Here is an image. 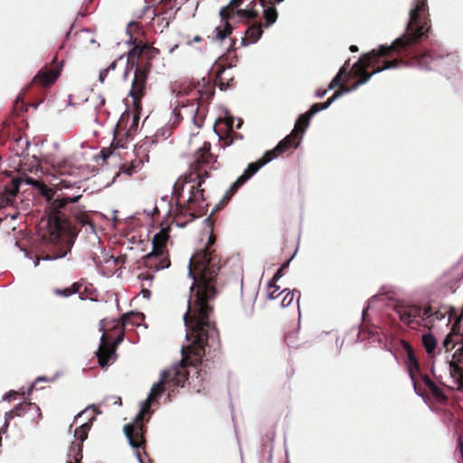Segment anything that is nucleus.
Masks as SVG:
<instances>
[{"label": "nucleus", "instance_id": "4468645a", "mask_svg": "<svg viewBox=\"0 0 463 463\" xmlns=\"http://www.w3.org/2000/svg\"><path fill=\"white\" fill-rule=\"evenodd\" d=\"M81 194H78V195H74V196H63L61 198H56L52 205V210L50 212L49 215H48V218L52 214L54 213L55 212H58L60 213L61 214H62L66 220L68 221V222L70 223L71 227L77 231L79 232V231L77 230V228L71 223V220L63 213L61 212V209L64 208L68 203H78L79 200L81 198Z\"/></svg>", "mask_w": 463, "mask_h": 463}, {"label": "nucleus", "instance_id": "aec40b11", "mask_svg": "<svg viewBox=\"0 0 463 463\" xmlns=\"http://www.w3.org/2000/svg\"><path fill=\"white\" fill-rule=\"evenodd\" d=\"M262 28L260 24H255L251 26H250L245 31V37L241 39V44L243 46H247L249 44H252L258 42V40L262 35Z\"/></svg>", "mask_w": 463, "mask_h": 463}, {"label": "nucleus", "instance_id": "393cba45", "mask_svg": "<svg viewBox=\"0 0 463 463\" xmlns=\"http://www.w3.org/2000/svg\"><path fill=\"white\" fill-rule=\"evenodd\" d=\"M421 341L426 353L430 355L433 354L437 346V340L435 336L430 333L423 334Z\"/></svg>", "mask_w": 463, "mask_h": 463}, {"label": "nucleus", "instance_id": "3c124183", "mask_svg": "<svg viewBox=\"0 0 463 463\" xmlns=\"http://www.w3.org/2000/svg\"><path fill=\"white\" fill-rule=\"evenodd\" d=\"M147 411H146L145 409L140 408L139 412L135 417L134 425H140L139 422L143 420L144 414Z\"/></svg>", "mask_w": 463, "mask_h": 463}, {"label": "nucleus", "instance_id": "a19ab883", "mask_svg": "<svg viewBox=\"0 0 463 463\" xmlns=\"http://www.w3.org/2000/svg\"><path fill=\"white\" fill-rule=\"evenodd\" d=\"M261 168V165L258 162L251 163L248 165V167L244 170L242 175H250V178L255 175Z\"/></svg>", "mask_w": 463, "mask_h": 463}, {"label": "nucleus", "instance_id": "864d4df0", "mask_svg": "<svg viewBox=\"0 0 463 463\" xmlns=\"http://www.w3.org/2000/svg\"><path fill=\"white\" fill-rule=\"evenodd\" d=\"M218 83L217 86L220 89V90H227L230 88L229 82H224L222 79H217Z\"/></svg>", "mask_w": 463, "mask_h": 463}, {"label": "nucleus", "instance_id": "5701e85b", "mask_svg": "<svg viewBox=\"0 0 463 463\" xmlns=\"http://www.w3.org/2000/svg\"><path fill=\"white\" fill-rule=\"evenodd\" d=\"M280 295H283V298H282L281 303H280V306L282 307H289L292 304V302H293L295 298H297V303L298 304L299 300H300V297H301V294H300L299 290L293 289V290L290 291L288 288L283 289L281 291Z\"/></svg>", "mask_w": 463, "mask_h": 463}, {"label": "nucleus", "instance_id": "0e129e2a", "mask_svg": "<svg viewBox=\"0 0 463 463\" xmlns=\"http://www.w3.org/2000/svg\"><path fill=\"white\" fill-rule=\"evenodd\" d=\"M141 295L144 298H146V299H149L150 298V296H151V292L149 289L147 288H143L141 290Z\"/></svg>", "mask_w": 463, "mask_h": 463}, {"label": "nucleus", "instance_id": "58836bf2", "mask_svg": "<svg viewBox=\"0 0 463 463\" xmlns=\"http://www.w3.org/2000/svg\"><path fill=\"white\" fill-rule=\"evenodd\" d=\"M54 294L59 297L68 298L71 297L73 294L77 293V289H72L71 288H55L53 290Z\"/></svg>", "mask_w": 463, "mask_h": 463}, {"label": "nucleus", "instance_id": "9b49d317", "mask_svg": "<svg viewBox=\"0 0 463 463\" xmlns=\"http://www.w3.org/2000/svg\"><path fill=\"white\" fill-rule=\"evenodd\" d=\"M90 410H92V413L91 415H88L87 416V421L81 423L78 428L75 429L74 430V437L76 439H78L80 442H83L87 437H88V432L89 430H90V427H91V424H92V421L94 420L95 419V414L96 413H99V411L96 410V407L95 405H89L87 406L82 411L79 412L75 417H74V421L76 422L78 420V419L81 418L83 415L87 414L89 412Z\"/></svg>", "mask_w": 463, "mask_h": 463}, {"label": "nucleus", "instance_id": "de8ad7c7", "mask_svg": "<svg viewBox=\"0 0 463 463\" xmlns=\"http://www.w3.org/2000/svg\"><path fill=\"white\" fill-rule=\"evenodd\" d=\"M457 450L459 457L463 459V434H458V446Z\"/></svg>", "mask_w": 463, "mask_h": 463}, {"label": "nucleus", "instance_id": "c03bdc74", "mask_svg": "<svg viewBox=\"0 0 463 463\" xmlns=\"http://www.w3.org/2000/svg\"><path fill=\"white\" fill-rule=\"evenodd\" d=\"M47 381H48V379L46 377H44V376L37 377L35 379V381L30 385L28 390L26 392H22L23 397L24 398L28 397L32 393L33 390L34 389L35 383L37 382H47Z\"/></svg>", "mask_w": 463, "mask_h": 463}, {"label": "nucleus", "instance_id": "37998d69", "mask_svg": "<svg viewBox=\"0 0 463 463\" xmlns=\"http://www.w3.org/2000/svg\"><path fill=\"white\" fill-rule=\"evenodd\" d=\"M276 283L277 282H275V280H269V283H268V287L269 288H273L272 291H269L268 293V298L269 299H275V298H277L280 295V293L276 295L277 291L279 289V287L277 286Z\"/></svg>", "mask_w": 463, "mask_h": 463}, {"label": "nucleus", "instance_id": "7c9ffc66", "mask_svg": "<svg viewBox=\"0 0 463 463\" xmlns=\"http://www.w3.org/2000/svg\"><path fill=\"white\" fill-rule=\"evenodd\" d=\"M434 311L431 307H425L422 311L420 310L419 317L425 322L426 326H432V317Z\"/></svg>", "mask_w": 463, "mask_h": 463}, {"label": "nucleus", "instance_id": "e2e57ef3", "mask_svg": "<svg viewBox=\"0 0 463 463\" xmlns=\"http://www.w3.org/2000/svg\"><path fill=\"white\" fill-rule=\"evenodd\" d=\"M16 393H17V392H16V391L11 390V391H9V392H7L6 393H5V394H4V396H3L2 400H3V401H10V400H11V398H12L14 394H16Z\"/></svg>", "mask_w": 463, "mask_h": 463}, {"label": "nucleus", "instance_id": "680f3d73", "mask_svg": "<svg viewBox=\"0 0 463 463\" xmlns=\"http://www.w3.org/2000/svg\"><path fill=\"white\" fill-rule=\"evenodd\" d=\"M108 74H109L108 70H106V69L100 70L99 74V80L101 83L104 82V80H105L106 77L108 76Z\"/></svg>", "mask_w": 463, "mask_h": 463}, {"label": "nucleus", "instance_id": "6e6552de", "mask_svg": "<svg viewBox=\"0 0 463 463\" xmlns=\"http://www.w3.org/2000/svg\"><path fill=\"white\" fill-rule=\"evenodd\" d=\"M123 337L119 335L114 342V344L110 345L107 342L105 338V334L103 333L100 336V345L99 349L96 352V356L99 360V364L101 367H106L112 364L117 359L116 354V345L121 342Z\"/></svg>", "mask_w": 463, "mask_h": 463}, {"label": "nucleus", "instance_id": "b1692460", "mask_svg": "<svg viewBox=\"0 0 463 463\" xmlns=\"http://www.w3.org/2000/svg\"><path fill=\"white\" fill-rule=\"evenodd\" d=\"M297 136V130L294 129L292 132L287 136L284 139L278 143V145L274 147L277 154L284 153L288 148L293 146V140Z\"/></svg>", "mask_w": 463, "mask_h": 463}, {"label": "nucleus", "instance_id": "13d9d810", "mask_svg": "<svg viewBox=\"0 0 463 463\" xmlns=\"http://www.w3.org/2000/svg\"><path fill=\"white\" fill-rule=\"evenodd\" d=\"M157 24H158V26L161 28V32H162L165 28L168 27V24H168V21H167V20H165V18H158V19H157Z\"/></svg>", "mask_w": 463, "mask_h": 463}, {"label": "nucleus", "instance_id": "7ed1b4c3", "mask_svg": "<svg viewBox=\"0 0 463 463\" xmlns=\"http://www.w3.org/2000/svg\"><path fill=\"white\" fill-rule=\"evenodd\" d=\"M430 23L427 0H413L405 33L396 38L392 44L380 45L378 49H373L363 54L360 61L364 67H368L379 57L388 56L392 52H395L398 54L402 53L407 48L420 42L430 31Z\"/></svg>", "mask_w": 463, "mask_h": 463}, {"label": "nucleus", "instance_id": "052dcab7", "mask_svg": "<svg viewBox=\"0 0 463 463\" xmlns=\"http://www.w3.org/2000/svg\"><path fill=\"white\" fill-rule=\"evenodd\" d=\"M445 315L443 313H441L440 311H434V315H433V317H432V323L436 320H441V319H445Z\"/></svg>", "mask_w": 463, "mask_h": 463}, {"label": "nucleus", "instance_id": "dca6fc26", "mask_svg": "<svg viewBox=\"0 0 463 463\" xmlns=\"http://www.w3.org/2000/svg\"><path fill=\"white\" fill-rule=\"evenodd\" d=\"M403 346L407 353V358H406L405 363H406V367L408 370L409 376L412 381L415 393L419 396H421L422 394L420 392H418V390H417L416 383L414 381V376H413V371L418 370V368H419V364H418L416 356L413 353L412 348L410 346V345L408 343L404 342Z\"/></svg>", "mask_w": 463, "mask_h": 463}, {"label": "nucleus", "instance_id": "c756f323", "mask_svg": "<svg viewBox=\"0 0 463 463\" xmlns=\"http://www.w3.org/2000/svg\"><path fill=\"white\" fill-rule=\"evenodd\" d=\"M180 109L182 111L183 117L186 116L194 120V117L198 110V106H196L194 103H191L188 105H182V108Z\"/></svg>", "mask_w": 463, "mask_h": 463}, {"label": "nucleus", "instance_id": "5fc2aeb1", "mask_svg": "<svg viewBox=\"0 0 463 463\" xmlns=\"http://www.w3.org/2000/svg\"><path fill=\"white\" fill-rule=\"evenodd\" d=\"M377 298V296L374 295L367 302V307L363 309L362 311V318L364 319V317H365V313L368 311V309L370 308L371 307V304Z\"/></svg>", "mask_w": 463, "mask_h": 463}, {"label": "nucleus", "instance_id": "f257e3e1", "mask_svg": "<svg viewBox=\"0 0 463 463\" xmlns=\"http://www.w3.org/2000/svg\"><path fill=\"white\" fill-rule=\"evenodd\" d=\"M218 272L219 268L212 264L207 250H202L189 259L188 276L194 280L190 290L193 292L195 285L197 290L193 305L191 299L187 300L188 308L183 316V320L191 331L190 334H185L186 340L193 338L187 349L197 358L205 356L207 349L208 352L215 351L220 346L218 331L210 320L212 307L207 304V301L213 298L216 294L213 282Z\"/></svg>", "mask_w": 463, "mask_h": 463}, {"label": "nucleus", "instance_id": "774afa93", "mask_svg": "<svg viewBox=\"0 0 463 463\" xmlns=\"http://www.w3.org/2000/svg\"><path fill=\"white\" fill-rule=\"evenodd\" d=\"M116 66H117V61H114L105 69L108 70V71L109 72L110 71H114L116 69Z\"/></svg>", "mask_w": 463, "mask_h": 463}, {"label": "nucleus", "instance_id": "f3484780", "mask_svg": "<svg viewBox=\"0 0 463 463\" xmlns=\"http://www.w3.org/2000/svg\"><path fill=\"white\" fill-rule=\"evenodd\" d=\"M17 181H12L10 186H5L4 192L1 195L0 199V206L1 207H6V206H13L15 198L19 193V189L17 188Z\"/></svg>", "mask_w": 463, "mask_h": 463}, {"label": "nucleus", "instance_id": "72a5a7b5", "mask_svg": "<svg viewBox=\"0 0 463 463\" xmlns=\"http://www.w3.org/2000/svg\"><path fill=\"white\" fill-rule=\"evenodd\" d=\"M429 391L432 394V396L439 402H443L446 400V396L443 392V391L436 384L434 383Z\"/></svg>", "mask_w": 463, "mask_h": 463}, {"label": "nucleus", "instance_id": "1a4fd4ad", "mask_svg": "<svg viewBox=\"0 0 463 463\" xmlns=\"http://www.w3.org/2000/svg\"><path fill=\"white\" fill-rule=\"evenodd\" d=\"M242 3L243 0H230L229 4L220 10L219 14L221 18L228 20L232 18L234 14H237L241 18L254 19L259 15V12L255 10L250 4L244 9H237L234 11V8L239 7Z\"/></svg>", "mask_w": 463, "mask_h": 463}, {"label": "nucleus", "instance_id": "a18cd8bd", "mask_svg": "<svg viewBox=\"0 0 463 463\" xmlns=\"http://www.w3.org/2000/svg\"><path fill=\"white\" fill-rule=\"evenodd\" d=\"M240 187L234 186V182H233L232 184L230 186V188L226 191V193L222 198V201L230 200V198L237 192V190Z\"/></svg>", "mask_w": 463, "mask_h": 463}, {"label": "nucleus", "instance_id": "cd10ccee", "mask_svg": "<svg viewBox=\"0 0 463 463\" xmlns=\"http://www.w3.org/2000/svg\"><path fill=\"white\" fill-rule=\"evenodd\" d=\"M401 64H405L402 60H394L392 61H384V64L381 68H377L372 71V74H378L383 71L395 69L399 67Z\"/></svg>", "mask_w": 463, "mask_h": 463}, {"label": "nucleus", "instance_id": "49530a36", "mask_svg": "<svg viewBox=\"0 0 463 463\" xmlns=\"http://www.w3.org/2000/svg\"><path fill=\"white\" fill-rule=\"evenodd\" d=\"M250 179V175H241L234 182V186L241 187L248 180Z\"/></svg>", "mask_w": 463, "mask_h": 463}, {"label": "nucleus", "instance_id": "79ce46f5", "mask_svg": "<svg viewBox=\"0 0 463 463\" xmlns=\"http://www.w3.org/2000/svg\"><path fill=\"white\" fill-rule=\"evenodd\" d=\"M36 188L39 190L40 194L43 195L44 197H47L50 199L52 195V191L51 188H49L43 182H39V185L36 186Z\"/></svg>", "mask_w": 463, "mask_h": 463}, {"label": "nucleus", "instance_id": "4be33fe9", "mask_svg": "<svg viewBox=\"0 0 463 463\" xmlns=\"http://www.w3.org/2000/svg\"><path fill=\"white\" fill-rule=\"evenodd\" d=\"M59 75H60V71L58 69L50 70V71H46L44 72H38L35 75V77L33 78V80L39 81L41 84H43L44 86H48V85L53 83Z\"/></svg>", "mask_w": 463, "mask_h": 463}, {"label": "nucleus", "instance_id": "f03ea898", "mask_svg": "<svg viewBox=\"0 0 463 463\" xmlns=\"http://www.w3.org/2000/svg\"><path fill=\"white\" fill-rule=\"evenodd\" d=\"M210 149L211 145L203 142L194 154L189 172L173 184L172 197L175 200L176 211L179 214L189 212V222L197 218L196 211L200 213L207 206L203 204L205 199L201 186L209 176L203 165L212 161Z\"/></svg>", "mask_w": 463, "mask_h": 463}, {"label": "nucleus", "instance_id": "9d476101", "mask_svg": "<svg viewBox=\"0 0 463 463\" xmlns=\"http://www.w3.org/2000/svg\"><path fill=\"white\" fill-rule=\"evenodd\" d=\"M134 79L131 84V90H129V96L133 99L136 103L141 99L144 95V90L148 75V71L145 68H140L137 65Z\"/></svg>", "mask_w": 463, "mask_h": 463}, {"label": "nucleus", "instance_id": "8fccbe9b", "mask_svg": "<svg viewBox=\"0 0 463 463\" xmlns=\"http://www.w3.org/2000/svg\"><path fill=\"white\" fill-rule=\"evenodd\" d=\"M154 399L155 398H153L152 396H150L148 394L146 399L142 402L141 409H145V411L148 412L149 411V408H150L151 403H152Z\"/></svg>", "mask_w": 463, "mask_h": 463}, {"label": "nucleus", "instance_id": "c9c22d12", "mask_svg": "<svg viewBox=\"0 0 463 463\" xmlns=\"http://www.w3.org/2000/svg\"><path fill=\"white\" fill-rule=\"evenodd\" d=\"M349 93V90H345V88H342L341 90L335 91L325 103L326 108L328 109L333 102H335L337 99L342 97L344 94Z\"/></svg>", "mask_w": 463, "mask_h": 463}, {"label": "nucleus", "instance_id": "69168bd1", "mask_svg": "<svg viewBox=\"0 0 463 463\" xmlns=\"http://www.w3.org/2000/svg\"><path fill=\"white\" fill-rule=\"evenodd\" d=\"M169 265H170L169 260H165V261L162 263V265H161V266H159V267H157V266H156V269L157 270H159V269H164L168 268V267H169Z\"/></svg>", "mask_w": 463, "mask_h": 463}, {"label": "nucleus", "instance_id": "338daca9", "mask_svg": "<svg viewBox=\"0 0 463 463\" xmlns=\"http://www.w3.org/2000/svg\"><path fill=\"white\" fill-rule=\"evenodd\" d=\"M327 90H317V91L316 92V97H317V98H319V99H321V98L325 97V96H326V92H327Z\"/></svg>", "mask_w": 463, "mask_h": 463}, {"label": "nucleus", "instance_id": "f8f14e48", "mask_svg": "<svg viewBox=\"0 0 463 463\" xmlns=\"http://www.w3.org/2000/svg\"><path fill=\"white\" fill-rule=\"evenodd\" d=\"M31 406H34V408L36 409V411L38 412L39 417H41L40 408L37 405L33 404L31 402H29V403L20 402L14 409L5 412V422L3 425V430L7 431L9 421L12 420L13 419H14L15 417L23 416Z\"/></svg>", "mask_w": 463, "mask_h": 463}, {"label": "nucleus", "instance_id": "2f4dec72", "mask_svg": "<svg viewBox=\"0 0 463 463\" xmlns=\"http://www.w3.org/2000/svg\"><path fill=\"white\" fill-rule=\"evenodd\" d=\"M165 383L159 378L158 382L154 383L150 389L149 395L153 398L159 397L165 391L164 386Z\"/></svg>", "mask_w": 463, "mask_h": 463}, {"label": "nucleus", "instance_id": "4d7b16f0", "mask_svg": "<svg viewBox=\"0 0 463 463\" xmlns=\"http://www.w3.org/2000/svg\"><path fill=\"white\" fill-rule=\"evenodd\" d=\"M138 316L137 313H135V312H130V313H127V314H124L122 316V320H123V324L126 325L132 317H137Z\"/></svg>", "mask_w": 463, "mask_h": 463}, {"label": "nucleus", "instance_id": "e433bc0d", "mask_svg": "<svg viewBox=\"0 0 463 463\" xmlns=\"http://www.w3.org/2000/svg\"><path fill=\"white\" fill-rule=\"evenodd\" d=\"M294 256H295V254H293L288 260H286L280 266V268L274 274L272 280H275V282H278L284 276L283 270L289 266V263L292 260V259L294 258Z\"/></svg>", "mask_w": 463, "mask_h": 463}, {"label": "nucleus", "instance_id": "603ef678", "mask_svg": "<svg viewBox=\"0 0 463 463\" xmlns=\"http://www.w3.org/2000/svg\"><path fill=\"white\" fill-rule=\"evenodd\" d=\"M145 52L147 54L148 58H153L158 53V50L148 45Z\"/></svg>", "mask_w": 463, "mask_h": 463}, {"label": "nucleus", "instance_id": "bb28decb", "mask_svg": "<svg viewBox=\"0 0 463 463\" xmlns=\"http://www.w3.org/2000/svg\"><path fill=\"white\" fill-rule=\"evenodd\" d=\"M345 66L346 63L342 68H340L338 73L333 78V80L329 83L327 90H331L341 85L342 77L345 75L347 71V68Z\"/></svg>", "mask_w": 463, "mask_h": 463}, {"label": "nucleus", "instance_id": "39448f33", "mask_svg": "<svg viewBox=\"0 0 463 463\" xmlns=\"http://www.w3.org/2000/svg\"><path fill=\"white\" fill-rule=\"evenodd\" d=\"M463 317L461 311L458 320L453 325L450 332L446 335L442 342V346L448 353L447 358L451 356L449 362V370L451 384L448 386L450 389L461 390L463 388V367L461 364L463 357V335L459 333V322Z\"/></svg>", "mask_w": 463, "mask_h": 463}, {"label": "nucleus", "instance_id": "0eeeda50", "mask_svg": "<svg viewBox=\"0 0 463 463\" xmlns=\"http://www.w3.org/2000/svg\"><path fill=\"white\" fill-rule=\"evenodd\" d=\"M187 378L188 373L183 361L175 364L173 366L164 370L160 373V379L163 380L165 384H169L174 387H184Z\"/></svg>", "mask_w": 463, "mask_h": 463}, {"label": "nucleus", "instance_id": "a878e982", "mask_svg": "<svg viewBox=\"0 0 463 463\" xmlns=\"http://www.w3.org/2000/svg\"><path fill=\"white\" fill-rule=\"evenodd\" d=\"M232 28L229 24L227 21H225L224 25L217 26L214 30L215 36L213 39L222 41L224 40L228 35L232 33Z\"/></svg>", "mask_w": 463, "mask_h": 463}, {"label": "nucleus", "instance_id": "4c0bfd02", "mask_svg": "<svg viewBox=\"0 0 463 463\" xmlns=\"http://www.w3.org/2000/svg\"><path fill=\"white\" fill-rule=\"evenodd\" d=\"M445 276L451 280L458 281L463 277V270L459 269V267L457 266L453 268L452 270L449 271Z\"/></svg>", "mask_w": 463, "mask_h": 463}, {"label": "nucleus", "instance_id": "6e6d98bb", "mask_svg": "<svg viewBox=\"0 0 463 463\" xmlns=\"http://www.w3.org/2000/svg\"><path fill=\"white\" fill-rule=\"evenodd\" d=\"M120 169L124 174H126L128 175H132L136 172L134 166L122 165V167Z\"/></svg>", "mask_w": 463, "mask_h": 463}, {"label": "nucleus", "instance_id": "20e7f679", "mask_svg": "<svg viewBox=\"0 0 463 463\" xmlns=\"http://www.w3.org/2000/svg\"><path fill=\"white\" fill-rule=\"evenodd\" d=\"M47 228L50 241L56 245L58 249L52 254L41 258L36 257L33 261L34 267H37L41 260L51 261L66 257L71 252L78 237V232L73 230L66 218L58 212H55L47 219Z\"/></svg>", "mask_w": 463, "mask_h": 463}, {"label": "nucleus", "instance_id": "f704fd0d", "mask_svg": "<svg viewBox=\"0 0 463 463\" xmlns=\"http://www.w3.org/2000/svg\"><path fill=\"white\" fill-rule=\"evenodd\" d=\"M278 156V154L277 152L275 151V149H271V150H269L267 151L264 156H263V158L260 159V161H258V163L260 165H261V167L264 166L265 165H267L268 163L271 162L272 160H274L276 157Z\"/></svg>", "mask_w": 463, "mask_h": 463}, {"label": "nucleus", "instance_id": "473e14b6", "mask_svg": "<svg viewBox=\"0 0 463 463\" xmlns=\"http://www.w3.org/2000/svg\"><path fill=\"white\" fill-rule=\"evenodd\" d=\"M373 75L374 74H372V72L371 73H364L363 75V77L359 80H357L354 84H353L351 87H345V90H349V93L352 92V91H354L360 86L367 83Z\"/></svg>", "mask_w": 463, "mask_h": 463}, {"label": "nucleus", "instance_id": "09e8293b", "mask_svg": "<svg viewBox=\"0 0 463 463\" xmlns=\"http://www.w3.org/2000/svg\"><path fill=\"white\" fill-rule=\"evenodd\" d=\"M216 67V71H215V76H216V79H222V75L224 73L225 71V67L221 65V64H214L212 68V70H213V68Z\"/></svg>", "mask_w": 463, "mask_h": 463}, {"label": "nucleus", "instance_id": "423d86ee", "mask_svg": "<svg viewBox=\"0 0 463 463\" xmlns=\"http://www.w3.org/2000/svg\"><path fill=\"white\" fill-rule=\"evenodd\" d=\"M416 63L423 70L438 69L447 79H454L459 74L460 58L453 52L432 55L430 52L415 53Z\"/></svg>", "mask_w": 463, "mask_h": 463}, {"label": "nucleus", "instance_id": "6ab92c4d", "mask_svg": "<svg viewBox=\"0 0 463 463\" xmlns=\"http://www.w3.org/2000/svg\"><path fill=\"white\" fill-rule=\"evenodd\" d=\"M250 5H252L253 7L259 5L263 9V15L266 21V27L270 26L277 21L278 12L273 5L265 6L264 0H252L250 2Z\"/></svg>", "mask_w": 463, "mask_h": 463}, {"label": "nucleus", "instance_id": "2eb2a0df", "mask_svg": "<svg viewBox=\"0 0 463 463\" xmlns=\"http://www.w3.org/2000/svg\"><path fill=\"white\" fill-rule=\"evenodd\" d=\"M127 33L129 34V40L127 42V43L132 45V48L128 51V61L134 66L137 64V60L143 53H145L146 48H148V45L143 43L142 42L137 43L136 39H133L132 34L128 31V28L127 29Z\"/></svg>", "mask_w": 463, "mask_h": 463}, {"label": "nucleus", "instance_id": "bf43d9fd", "mask_svg": "<svg viewBox=\"0 0 463 463\" xmlns=\"http://www.w3.org/2000/svg\"><path fill=\"white\" fill-rule=\"evenodd\" d=\"M422 380L428 389H430L435 383L428 375H424Z\"/></svg>", "mask_w": 463, "mask_h": 463}, {"label": "nucleus", "instance_id": "a211bd4d", "mask_svg": "<svg viewBox=\"0 0 463 463\" xmlns=\"http://www.w3.org/2000/svg\"><path fill=\"white\" fill-rule=\"evenodd\" d=\"M325 109H327L325 103L313 104L306 114H302L298 117L295 128L298 127V123H303V128L300 129L302 135L306 131V128L308 127L311 118L315 116L317 113Z\"/></svg>", "mask_w": 463, "mask_h": 463}, {"label": "nucleus", "instance_id": "c85d7f7f", "mask_svg": "<svg viewBox=\"0 0 463 463\" xmlns=\"http://www.w3.org/2000/svg\"><path fill=\"white\" fill-rule=\"evenodd\" d=\"M18 180V183H17V188L19 189L20 188V185L22 184H29V185H32L33 187L36 188L37 185H39V180H35L26 175H23L21 176H18V177H14L12 179V181H17Z\"/></svg>", "mask_w": 463, "mask_h": 463}, {"label": "nucleus", "instance_id": "ea45409f", "mask_svg": "<svg viewBox=\"0 0 463 463\" xmlns=\"http://www.w3.org/2000/svg\"><path fill=\"white\" fill-rule=\"evenodd\" d=\"M183 114H182V111L180 109H178L177 107H175L174 109H173V112H172V116L170 118V120L169 122L172 124V125H176L179 123L180 120L183 119Z\"/></svg>", "mask_w": 463, "mask_h": 463}, {"label": "nucleus", "instance_id": "412c9836", "mask_svg": "<svg viewBox=\"0 0 463 463\" xmlns=\"http://www.w3.org/2000/svg\"><path fill=\"white\" fill-rule=\"evenodd\" d=\"M168 236L162 232L155 234L152 241V251L146 255V258L156 257L162 253Z\"/></svg>", "mask_w": 463, "mask_h": 463}, {"label": "nucleus", "instance_id": "ddd939ff", "mask_svg": "<svg viewBox=\"0 0 463 463\" xmlns=\"http://www.w3.org/2000/svg\"><path fill=\"white\" fill-rule=\"evenodd\" d=\"M144 427L142 425H129L124 426V433L128 439V444L133 449H138L142 443V433Z\"/></svg>", "mask_w": 463, "mask_h": 463}]
</instances>
